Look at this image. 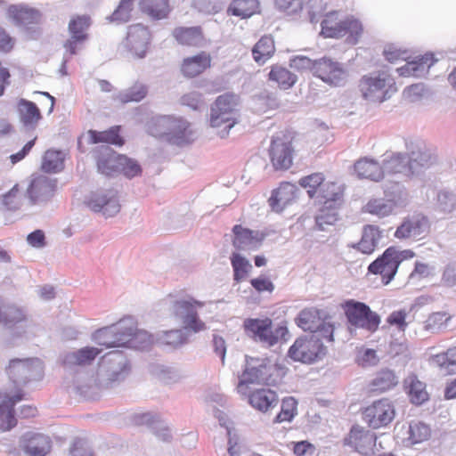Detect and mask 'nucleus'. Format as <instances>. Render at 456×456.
Wrapping results in <instances>:
<instances>
[{
    "label": "nucleus",
    "instance_id": "nucleus-1",
    "mask_svg": "<svg viewBox=\"0 0 456 456\" xmlns=\"http://www.w3.org/2000/svg\"><path fill=\"white\" fill-rule=\"evenodd\" d=\"M435 151L425 143H417L412 147L409 155L391 153L383 159L385 176L387 175H401L410 177L436 163Z\"/></svg>",
    "mask_w": 456,
    "mask_h": 456
},
{
    "label": "nucleus",
    "instance_id": "nucleus-2",
    "mask_svg": "<svg viewBox=\"0 0 456 456\" xmlns=\"http://www.w3.org/2000/svg\"><path fill=\"white\" fill-rule=\"evenodd\" d=\"M147 131L156 138L166 139L177 145L192 141L190 124L186 120L174 116L152 118L147 124Z\"/></svg>",
    "mask_w": 456,
    "mask_h": 456
},
{
    "label": "nucleus",
    "instance_id": "nucleus-3",
    "mask_svg": "<svg viewBox=\"0 0 456 456\" xmlns=\"http://www.w3.org/2000/svg\"><path fill=\"white\" fill-rule=\"evenodd\" d=\"M298 183L306 190L309 198L316 199L327 208H335L338 201L342 200V187L334 181L327 180L322 172L303 176L299 179Z\"/></svg>",
    "mask_w": 456,
    "mask_h": 456
},
{
    "label": "nucleus",
    "instance_id": "nucleus-4",
    "mask_svg": "<svg viewBox=\"0 0 456 456\" xmlns=\"http://www.w3.org/2000/svg\"><path fill=\"white\" fill-rule=\"evenodd\" d=\"M362 33L363 28L359 20L338 11L326 13L321 22V35L326 38L346 37L348 43L356 44Z\"/></svg>",
    "mask_w": 456,
    "mask_h": 456
},
{
    "label": "nucleus",
    "instance_id": "nucleus-5",
    "mask_svg": "<svg viewBox=\"0 0 456 456\" xmlns=\"http://www.w3.org/2000/svg\"><path fill=\"white\" fill-rule=\"evenodd\" d=\"M383 53L389 62L406 61L404 66L397 69V72L402 77H421L427 74L430 67L436 62L432 53H425L410 61L408 51L399 49L392 45L386 46Z\"/></svg>",
    "mask_w": 456,
    "mask_h": 456
},
{
    "label": "nucleus",
    "instance_id": "nucleus-6",
    "mask_svg": "<svg viewBox=\"0 0 456 456\" xmlns=\"http://www.w3.org/2000/svg\"><path fill=\"white\" fill-rule=\"evenodd\" d=\"M323 338L313 333L297 338L289 348L288 356L294 362L311 364L322 360L327 354Z\"/></svg>",
    "mask_w": 456,
    "mask_h": 456
},
{
    "label": "nucleus",
    "instance_id": "nucleus-7",
    "mask_svg": "<svg viewBox=\"0 0 456 456\" xmlns=\"http://www.w3.org/2000/svg\"><path fill=\"white\" fill-rule=\"evenodd\" d=\"M358 87L362 98L371 102H382L396 92L394 78L386 72L363 76Z\"/></svg>",
    "mask_w": 456,
    "mask_h": 456
},
{
    "label": "nucleus",
    "instance_id": "nucleus-8",
    "mask_svg": "<svg viewBox=\"0 0 456 456\" xmlns=\"http://www.w3.org/2000/svg\"><path fill=\"white\" fill-rule=\"evenodd\" d=\"M295 134L284 131L273 136L268 148V157L275 171H287L293 167Z\"/></svg>",
    "mask_w": 456,
    "mask_h": 456
},
{
    "label": "nucleus",
    "instance_id": "nucleus-9",
    "mask_svg": "<svg viewBox=\"0 0 456 456\" xmlns=\"http://www.w3.org/2000/svg\"><path fill=\"white\" fill-rule=\"evenodd\" d=\"M130 371L126 356L120 351H113L105 354L100 367V386L112 387L123 381Z\"/></svg>",
    "mask_w": 456,
    "mask_h": 456
},
{
    "label": "nucleus",
    "instance_id": "nucleus-10",
    "mask_svg": "<svg viewBox=\"0 0 456 456\" xmlns=\"http://www.w3.org/2000/svg\"><path fill=\"white\" fill-rule=\"evenodd\" d=\"M294 62L296 66L310 68L314 75L330 85L340 86L346 79V71L342 65L330 58L323 57L313 61L302 56L297 57Z\"/></svg>",
    "mask_w": 456,
    "mask_h": 456
},
{
    "label": "nucleus",
    "instance_id": "nucleus-11",
    "mask_svg": "<svg viewBox=\"0 0 456 456\" xmlns=\"http://www.w3.org/2000/svg\"><path fill=\"white\" fill-rule=\"evenodd\" d=\"M242 372L252 384L274 386L279 382V370L267 358L246 355L245 368Z\"/></svg>",
    "mask_w": 456,
    "mask_h": 456
},
{
    "label": "nucleus",
    "instance_id": "nucleus-12",
    "mask_svg": "<svg viewBox=\"0 0 456 456\" xmlns=\"http://www.w3.org/2000/svg\"><path fill=\"white\" fill-rule=\"evenodd\" d=\"M9 379L16 386H23L33 380L43 378L44 368L37 358L12 359L6 368Z\"/></svg>",
    "mask_w": 456,
    "mask_h": 456
},
{
    "label": "nucleus",
    "instance_id": "nucleus-13",
    "mask_svg": "<svg viewBox=\"0 0 456 456\" xmlns=\"http://www.w3.org/2000/svg\"><path fill=\"white\" fill-rule=\"evenodd\" d=\"M237 97L233 94H224L216 100L211 108L210 126L221 128L227 134L236 124Z\"/></svg>",
    "mask_w": 456,
    "mask_h": 456
},
{
    "label": "nucleus",
    "instance_id": "nucleus-14",
    "mask_svg": "<svg viewBox=\"0 0 456 456\" xmlns=\"http://www.w3.org/2000/svg\"><path fill=\"white\" fill-rule=\"evenodd\" d=\"M151 38V32L147 26L134 24L127 28L123 47L133 58L142 59L150 50Z\"/></svg>",
    "mask_w": 456,
    "mask_h": 456
},
{
    "label": "nucleus",
    "instance_id": "nucleus-15",
    "mask_svg": "<svg viewBox=\"0 0 456 456\" xmlns=\"http://www.w3.org/2000/svg\"><path fill=\"white\" fill-rule=\"evenodd\" d=\"M345 313L349 323L356 328H362L374 332L380 323L379 315L372 312L364 303L347 301Z\"/></svg>",
    "mask_w": 456,
    "mask_h": 456
},
{
    "label": "nucleus",
    "instance_id": "nucleus-16",
    "mask_svg": "<svg viewBox=\"0 0 456 456\" xmlns=\"http://www.w3.org/2000/svg\"><path fill=\"white\" fill-rule=\"evenodd\" d=\"M296 322L304 331L310 334L319 333L327 342H332L334 327L331 323L324 322L321 311L316 308H305L298 314Z\"/></svg>",
    "mask_w": 456,
    "mask_h": 456
},
{
    "label": "nucleus",
    "instance_id": "nucleus-17",
    "mask_svg": "<svg viewBox=\"0 0 456 456\" xmlns=\"http://www.w3.org/2000/svg\"><path fill=\"white\" fill-rule=\"evenodd\" d=\"M203 303L194 299H183L176 301L173 305L175 317L180 320L183 328L198 333L207 330V325L198 316V308H201Z\"/></svg>",
    "mask_w": 456,
    "mask_h": 456
},
{
    "label": "nucleus",
    "instance_id": "nucleus-18",
    "mask_svg": "<svg viewBox=\"0 0 456 456\" xmlns=\"http://www.w3.org/2000/svg\"><path fill=\"white\" fill-rule=\"evenodd\" d=\"M57 189V179L45 175H36L31 177L26 196L32 205L43 204L53 199Z\"/></svg>",
    "mask_w": 456,
    "mask_h": 456
},
{
    "label": "nucleus",
    "instance_id": "nucleus-19",
    "mask_svg": "<svg viewBox=\"0 0 456 456\" xmlns=\"http://www.w3.org/2000/svg\"><path fill=\"white\" fill-rule=\"evenodd\" d=\"M395 414L394 404L386 398L375 401L362 412L364 420L373 428L387 426L394 419Z\"/></svg>",
    "mask_w": 456,
    "mask_h": 456
},
{
    "label": "nucleus",
    "instance_id": "nucleus-20",
    "mask_svg": "<svg viewBox=\"0 0 456 456\" xmlns=\"http://www.w3.org/2000/svg\"><path fill=\"white\" fill-rule=\"evenodd\" d=\"M232 232V245L239 251L256 250L265 240L263 232L245 228L240 224L234 225Z\"/></svg>",
    "mask_w": 456,
    "mask_h": 456
},
{
    "label": "nucleus",
    "instance_id": "nucleus-21",
    "mask_svg": "<svg viewBox=\"0 0 456 456\" xmlns=\"http://www.w3.org/2000/svg\"><path fill=\"white\" fill-rule=\"evenodd\" d=\"M101 353L102 349L93 346L69 351L61 355V364L66 370L76 371L79 367L91 364Z\"/></svg>",
    "mask_w": 456,
    "mask_h": 456
},
{
    "label": "nucleus",
    "instance_id": "nucleus-22",
    "mask_svg": "<svg viewBox=\"0 0 456 456\" xmlns=\"http://www.w3.org/2000/svg\"><path fill=\"white\" fill-rule=\"evenodd\" d=\"M23 397L20 390L14 394L0 393V430L8 431L17 424L13 406Z\"/></svg>",
    "mask_w": 456,
    "mask_h": 456
},
{
    "label": "nucleus",
    "instance_id": "nucleus-23",
    "mask_svg": "<svg viewBox=\"0 0 456 456\" xmlns=\"http://www.w3.org/2000/svg\"><path fill=\"white\" fill-rule=\"evenodd\" d=\"M211 65L212 57L210 53L202 51L183 58L180 65V72L184 77L194 78L209 69Z\"/></svg>",
    "mask_w": 456,
    "mask_h": 456
},
{
    "label": "nucleus",
    "instance_id": "nucleus-24",
    "mask_svg": "<svg viewBox=\"0 0 456 456\" xmlns=\"http://www.w3.org/2000/svg\"><path fill=\"white\" fill-rule=\"evenodd\" d=\"M298 189L296 184L282 182L279 187L273 191L268 200L272 210L277 213L283 211L289 205L297 199Z\"/></svg>",
    "mask_w": 456,
    "mask_h": 456
},
{
    "label": "nucleus",
    "instance_id": "nucleus-25",
    "mask_svg": "<svg viewBox=\"0 0 456 456\" xmlns=\"http://www.w3.org/2000/svg\"><path fill=\"white\" fill-rule=\"evenodd\" d=\"M172 37L182 46L200 48L206 45L207 39L200 26L176 27L172 31Z\"/></svg>",
    "mask_w": 456,
    "mask_h": 456
},
{
    "label": "nucleus",
    "instance_id": "nucleus-26",
    "mask_svg": "<svg viewBox=\"0 0 456 456\" xmlns=\"http://www.w3.org/2000/svg\"><path fill=\"white\" fill-rule=\"evenodd\" d=\"M20 447L28 456H45L51 450L52 441L49 436L27 432L20 438Z\"/></svg>",
    "mask_w": 456,
    "mask_h": 456
},
{
    "label": "nucleus",
    "instance_id": "nucleus-27",
    "mask_svg": "<svg viewBox=\"0 0 456 456\" xmlns=\"http://www.w3.org/2000/svg\"><path fill=\"white\" fill-rule=\"evenodd\" d=\"M391 250L384 251L383 254L374 260L368 267L369 273L379 275L380 281L387 285L392 281L397 273L396 262L393 261Z\"/></svg>",
    "mask_w": 456,
    "mask_h": 456
},
{
    "label": "nucleus",
    "instance_id": "nucleus-28",
    "mask_svg": "<svg viewBox=\"0 0 456 456\" xmlns=\"http://www.w3.org/2000/svg\"><path fill=\"white\" fill-rule=\"evenodd\" d=\"M376 440L377 436L374 432L355 426L350 431L348 444L353 446L359 453L369 455L372 452Z\"/></svg>",
    "mask_w": 456,
    "mask_h": 456
},
{
    "label": "nucleus",
    "instance_id": "nucleus-29",
    "mask_svg": "<svg viewBox=\"0 0 456 456\" xmlns=\"http://www.w3.org/2000/svg\"><path fill=\"white\" fill-rule=\"evenodd\" d=\"M357 176L372 182H379L385 178L383 162L380 164L371 158H361L354 165Z\"/></svg>",
    "mask_w": 456,
    "mask_h": 456
},
{
    "label": "nucleus",
    "instance_id": "nucleus-30",
    "mask_svg": "<svg viewBox=\"0 0 456 456\" xmlns=\"http://www.w3.org/2000/svg\"><path fill=\"white\" fill-rule=\"evenodd\" d=\"M26 320L27 314L23 308L0 296V324L12 329Z\"/></svg>",
    "mask_w": 456,
    "mask_h": 456
},
{
    "label": "nucleus",
    "instance_id": "nucleus-31",
    "mask_svg": "<svg viewBox=\"0 0 456 456\" xmlns=\"http://www.w3.org/2000/svg\"><path fill=\"white\" fill-rule=\"evenodd\" d=\"M120 126H113L104 131L90 129L86 133L87 142L90 144L108 143L120 147L125 144V140L120 134Z\"/></svg>",
    "mask_w": 456,
    "mask_h": 456
},
{
    "label": "nucleus",
    "instance_id": "nucleus-32",
    "mask_svg": "<svg viewBox=\"0 0 456 456\" xmlns=\"http://www.w3.org/2000/svg\"><path fill=\"white\" fill-rule=\"evenodd\" d=\"M139 7L152 20L166 19L172 11L171 0H140Z\"/></svg>",
    "mask_w": 456,
    "mask_h": 456
},
{
    "label": "nucleus",
    "instance_id": "nucleus-33",
    "mask_svg": "<svg viewBox=\"0 0 456 456\" xmlns=\"http://www.w3.org/2000/svg\"><path fill=\"white\" fill-rule=\"evenodd\" d=\"M88 206L95 212H102L105 216H112L118 213L120 209L115 193L109 197L104 194H95L88 201Z\"/></svg>",
    "mask_w": 456,
    "mask_h": 456
},
{
    "label": "nucleus",
    "instance_id": "nucleus-34",
    "mask_svg": "<svg viewBox=\"0 0 456 456\" xmlns=\"http://www.w3.org/2000/svg\"><path fill=\"white\" fill-rule=\"evenodd\" d=\"M381 238V232L378 226L367 224L362 229L361 240L354 245L357 250L370 255L374 252Z\"/></svg>",
    "mask_w": 456,
    "mask_h": 456
},
{
    "label": "nucleus",
    "instance_id": "nucleus-35",
    "mask_svg": "<svg viewBox=\"0 0 456 456\" xmlns=\"http://www.w3.org/2000/svg\"><path fill=\"white\" fill-rule=\"evenodd\" d=\"M248 402L255 409L266 412L278 404L279 399L271 389H258L249 395Z\"/></svg>",
    "mask_w": 456,
    "mask_h": 456
},
{
    "label": "nucleus",
    "instance_id": "nucleus-36",
    "mask_svg": "<svg viewBox=\"0 0 456 456\" xmlns=\"http://www.w3.org/2000/svg\"><path fill=\"white\" fill-rule=\"evenodd\" d=\"M260 12V3L258 0H232L227 14L240 19H248Z\"/></svg>",
    "mask_w": 456,
    "mask_h": 456
},
{
    "label": "nucleus",
    "instance_id": "nucleus-37",
    "mask_svg": "<svg viewBox=\"0 0 456 456\" xmlns=\"http://www.w3.org/2000/svg\"><path fill=\"white\" fill-rule=\"evenodd\" d=\"M403 387L412 403L420 405L428 399L426 385L415 375H409L403 381Z\"/></svg>",
    "mask_w": 456,
    "mask_h": 456
},
{
    "label": "nucleus",
    "instance_id": "nucleus-38",
    "mask_svg": "<svg viewBox=\"0 0 456 456\" xmlns=\"http://www.w3.org/2000/svg\"><path fill=\"white\" fill-rule=\"evenodd\" d=\"M96 163L98 170L106 175H112L118 173V163L110 159H116L119 154L109 147H102L96 151Z\"/></svg>",
    "mask_w": 456,
    "mask_h": 456
},
{
    "label": "nucleus",
    "instance_id": "nucleus-39",
    "mask_svg": "<svg viewBox=\"0 0 456 456\" xmlns=\"http://www.w3.org/2000/svg\"><path fill=\"white\" fill-rule=\"evenodd\" d=\"M17 109L20 119L25 126H35L42 118L39 109L33 102L20 99Z\"/></svg>",
    "mask_w": 456,
    "mask_h": 456
},
{
    "label": "nucleus",
    "instance_id": "nucleus-40",
    "mask_svg": "<svg viewBox=\"0 0 456 456\" xmlns=\"http://www.w3.org/2000/svg\"><path fill=\"white\" fill-rule=\"evenodd\" d=\"M427 220L424 217L404 220L397 227L395 237L397 239H407L410 237L419 236L423 232V227L426 226Z\"/></svg>",
    "mask_w": 456,
    "mask_h": 456
},
{
    "label": "nucleus",
    "instance_id": "nucleus-41",
    "mask_svg": "<svg viewBox=\"0 0 456 456\" xmlns=\"http://www.w3.org/2000/svg\"><path fill=\"white\" fill-rule=\"evenodd\" d=\"M275 52L274 40L272 36L262 37L252 49V55L256 62L265 63Z\"/></svg>",
    "mask_w": 456,
    "mask_h": 456
},
{
    "label": "nucleus",
    "instance_id": "nucleus-42",
    "mask_svg": "<svg viewBox=\"0 0 456 456\" xmlns=\"http://www.w3.org/2000/svg\"><path fill=\"white\" fill-rule=\"evenodd\" d=\"M113 327L119 346H129L133 334L136 330L135 321L132 317H126L113 324Z\"/></svg>",
    "mask_w": 456,
    "mask_h": 456
},
{
    "label": "nucleus",
    "instance_id": "nucleus-43",
    "mask_svg": "<svg viewBox=\"0 0 456 456\" xmlns=\"http://www.w3.org/2000/svg\"><path fill=\"white\" fill-rule=\"evenodd\" d=\"M269 80L277 84L283 90L289 89L297 82V76L286 68L273 66L269 72Z\"/></svg>",
    "mask_w": 456,
    "mask_h": 456
},
{
    "label": "nucleus",
    "instance_id": "nucleus-44",
    "mask_svg": "<svg viewBox=\"0 0 456 456\" xmlns=\"http://www.w3.org/2000/svg\"><path fill=\"white\" fill-rule=\"evenodd\" d=\"M396 203L394 200L371 199L363 207V211L379 217L392 214Z\"/></svg>",
    "mask_w": 456,
    "mask_h": 456
},
{
    "label": "nucleus",
    "instance_id": "nucleus-45",
    "mask_svg": "<svg viewBox=\"0 0 456 456\" xmlns=\"http://www.w3.org/2000/svg\"><path fill=\"white\" fill-rule=\"evenodd\" d=\"M147 94V85L136 81L129 88L118 94L116 99L119 103L126 104L131 102H140L143 100Z\"/></svg>",
    "mask_w": 456,
    "mask_h": 456
},
{
    "label": "nucleus",
    "instance_id": "nucleus-46",
    "mask_svg": "<svg viewBox=\"0 0 456 456\" xmlns=\"http://www.w3.org/2000/svg\"><path fill=\"white\" fill-rule=\"evenodd\" d=\"M111 160V159H110ZM115 161L114 159H112ZM118 163V173H121L127 178H133L140 175L142 167L137 160L127 157L126 155L120 154L116 158Z\"/></svg>",
    "mask_w": 456,
    "mask_h": 456
},
{
    "label": "nucleus",
    "instance_id": "nucleus-47",
    "mask_svg": "<svg viewBox=\"0 0 456 456\" xmlns=\"http://www.w3.org/2000/svg\"><path fill=\"white\" fill-rule=\"evenodd\" d=\"M42 169L47 173H57L64 167V157L61 151L48 150L45 151L43 161Z\"/></svg>",
    "mask_w": 456,
    "mask_h": 456
},
{
    "label": "nucleus",
    "instance_id": "nucleus-48",
    "mask_svg": "<svg viewBox=\"0 0 456 456\" xmlns=\"http://www.w3.org/2000/svg\"><path fill=\"white\" fill-rule=\"evenodd\" d=\"M398 378L391 370H381L379 371L371 382L375 390L381 392L389 390L398 384Z\"/></svg>",
    "mask_w": 456,
    "mask_h": 456
},
{
    "label": "nucleus",
    "instance_id": "nucleus-49",
    "mask_svg": "<svg viewBox=\"0 0 456 456\" xmlns=\"http://www.w3.org/2000/svg\"><path fill=\"white\" fill-rule=\"evenodd\" d=\"M231 264L233 268L234 280L237 282L245 281L252 270L249 261L236 252L231 256Z\"/></svg>",
    "mask_w": 456,
    "mask_h": 456
},
{
    "label": "nucleus",
    "instance_id": "nucleus-50",
    "mask_svg": "<svg viewBox=\"0 0 456 456\" xmlns=\"http://www.w3.org/2000/svg\"><path fill=\"white\" fill-rule=\"evenodd\" d=\"M103 388L100 379L97 380L94 376H88L85 381L77 380L76 385L77 392L87 399H94Z\"/></svg>",
    "mask_w": 456,
    "mask_h": 456
},
{
    "label": "nucleus",
    "instance_id": "nucleus-51",
    "mask_svg": "<svg viewBox=\"0 0 456 456\" xmlns=\"http://www.w3.org/2000/svg\"><path fill=\"white\" fill-rule=\"evenodd\" d=\"M288 334V329L285 326L279 325L276 328H273V325H268L265 331L257 338L256 342L262 343L266 346H272L278 343V341L283 338Z\"/></svg>",
    "mask_w": 456,
    "mask_h": 456
},
{
    "label": "nucleus",
    "instance_id": "nucleus-52",
    "mask_svg": "<svg viewBox=\"0 0 456 456\" xmlns=\"http://www.w3.org/2000/svg\"><path fill=\"white\" fill-rule=\"evenodd\" d=\"M189 332L190 330L183 327L182 329L163 331L159 339L166 345L176 347L188 342Z\"/></svg>",
    "mask_w": 456,
    "mask_h": 456
},
{
    "label": "nucleus",
    "instance_id": "nucleus-53",
    "mask_svg": "<svg viewBox=\"0 0 456 456\" xmlns=\"http://www.w3.org/2000/svg\"><path fill=\"white\" fill-rule=\"evenodd\" d=\"M94 339L98 345L104 346L107 348L119 346L113 325L96 330L94 334Z\"/></svg>",
    "mask_w": 456,
    "mask_h": 456
},
{
    "label": "nucleus",
    "instance_id": "nucleus-54",
    "mask_svg": "<svg viewBox=\"0 0 456 456\" xmlns=\"http://www.w3.org/2000/svg\"><path fill=\"white\" fill-rule=\"evenodd\" d=\"M431 361L441 369H445L448 374L456 367V347L449 348L446 352L432 356Z\"/></svg>",
    "mask_w": 456,
    "mask_h": 456
},
{
    "label": "nucleus",
    "instance_id": "nucleus-55",
    "mask_svg": "<svg viewBox=\"0 0 456 456\" xmlns=\"http://www.w3.org/2000/svg\"><path fill=\"white\" fill-rule=\"evenodd\" d=\"M90 17L87 15H78L72 18L69 23V30L71 36L78 39H86V29L90 26Z\"/></svg>",
    "mask_w": 456,
    "mask_h": 456
},
{
    "label": "nucleus",
    "instance_id": "nucleus-56",
    "mask_svg": "<svg viewBox=\"0 0 456 456\" xmlns=\"http://www.w3.org/2000/svg\"><path fill=\"white\" fill-rule=\"evenodd\" d=\"M271 324L272 321L268 318L264 320L247 319L244 322V328L248 335L256 341L263 331H265V329Z\"/></svg>",
    "mask_w": 456,
    "mask_h": 456
},
{
    "label": "nucleus",
    "instance_id": "nucleus-57",
    "mask_svg": "<svg viewBox=\"0 0 456 456\" xmlns=\"http://www.w3.org/2000/svg\"><path fill=\"white\" fill-rule=\"evenodd\" d=\"M409 435L412 444H419L429 438L431 430L425 423L411 422L409 426Z\"/></svg>",
    "mask_w": 456,
    "mask_h": 456
},
{
    "label": "nucleus",
    "instance_id": "nucleus-58",
    "mask_svg": "<svg viewBox=\"0 0 456 456\" xmlns=\"http://www.w3.org/2000/svg\"><path fill=\"white\" fill-rule=\"evenodd\" d=\"M297 409V401L293 397L282 400L281 411L276 415L274 422L289 421L293 419Z\"/></svg>",
    "mask_w": 456,
    "mask_h": 456
},
{
    "label": "nucleus",
    "instance_id": "nucleus-59",
    "mask_svg": "<svg viewBox=\"0 0 456 456\" xmlns=\"http://www.w3.org/2000/svg\"><path fill=\"white\" fill-rule=\"evenodd\" d=\"M191 7L203 14H216L221 9L220 0H191Z\"/></svg>",
    "mask_w": 456,
    "mask_h": 456
},
{
    "label": "nucleus",
    "instance_id": "nucleus-60",
    "mask_svg": "<svg viewBox=\"0 0 456 456\" xmlns=\"http://www.w3.org/2000/svg\"><path fill=\"white\" fill-rule=\"evenodd\" d=\"M340 201L333 208H323L320 210L319 215L316 216V224L320 229L324 230L325 225L334 224L338 220V214L335 209L338 207Z\"/></svg>",
    "mask_w": 456,
    "mask_h": 456
},
{
    "label": "nucleus",
    "instance_id": "nucleus-61",
    "mask_svg": "<svg viewBox=\"0 0 456 456\" xmlns=\"http://www.w3.org/2000/svg\"><path fill=\"white\" fill-rule=\"evenodd\" d=\"M134 8V0H121L117 9L111 14V20L126 22L130 17Z\"/></svg>",
    "mask_w": 456,
    "mask_h": 456
},
{
    "label": "nucleus",
    "instance_id": "nucleus-62",
    "mask_svg": "<svg viewBox=\"0 0 456 456\" xmlns=\"http://www.w3.org/2000/svg\"><path fill=\"white\" fill-rule=\"evenodd\" d=\"M151 372L160 380L167 383L175 382L179 379V374L174 368L162 364L152 366Z\"/></svg>",
    "mask_w": 456,
    "mask_h": 456
},
{
    "label": "nucleus",
    "instance_id": "nucleus-63",
    "mask_svg": "<svg viewBox=\"0 0 456 456\" xmlns=\"http://www.w3.org/2000/svg\"><path fill=\"white\" fill-rule=\"evenodd\" d=\"M275 6L287 14H296L302 11L304 0H274Z\"/></svg>",
    "mask_w": 456,
    "mask_h": 456
},
{
    "label": "nucleus",
    "instance_id": "nucleus-64",
    "mask_svg": "<svg viewBox=\"0 0 456 456\" xmlns=\"http://www.w3.org/2000/svg\"><path fill=\"white\" fill-rule=\"evenodd\" d=\"M151 342V335L145 330H137L134 332L128 347L135 349H145Z\"/></svg>",
    "mask_w": 456,
    "mask_h": 456
}]
</instances>
